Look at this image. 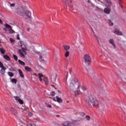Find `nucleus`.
<instances>
[{
    "mask_svg": "<svg viewBox=\"0 0 126 126\" xmlns=\"http://www.w3.org/2000/svg\"><path fill=\"white\" fill-rule=\"evenodd\" d=\"M69 72L71 76L70 85L68 86L70 91L71 92H74L75 96L79 95V94L81 93V90H82V91H86V90H87V88L85 85L80 86L79 82H77V80L75 79L74 73L71 70H70Z\"/></svg>",
    "mask_w": 126,
    "mask_h": 126,
    "instance_id": "nucleus-1",
    "label": "nucleus"
},
{
    "mask_svg": "<svg viewBox=\"0 0 126 126\" xmlns=\"http://www.w3.org/2000/svg\"><path fill=\"white\" fill-rule=\"evenodd\" d=\"M85 101L89 107H92V106L98 107L99 106V102L93 95H89L88 98H85Z\"/></svg>",
    "mask_w": 126,
    "mask_h": 126,
    "instance_id": "nucleus-2",
    "label": "nucleus"
},
{
    "mask_svg": "<svg viewBox=\"0 0 126 126\" xmlns=\"http://www.w3.org/2000/svg\"><path fill=\"white\" fill-rule=\"evenodd\" d=\"M16 13L18 15H20V16H24L25 15V11L22 7H18L16 9Z\"/></svg>",
    "mask_w": 126,
    "mask_h": 126,
    "instance_id": "nucleus-3",
    "label": "nucleus"
},
{
    "mask_svg": "<svg viewBox=\"0 0 126 126\" xmlns=\"http://www.w3.org/2000/svg\"><path fill=\"white\" fill-rule=\"evenodd\" d=\"M84 59L85 63L88 65H90V63H91V57H90V55L89 54H85L84 55Z\"/></svg>",
    "mask_w": 126,
    "mask_h": 126,
    "instance_id": "nucleus-4",
    "label": "nucleus"
},
{
    "mask_svg": "<svg viewBox=\"0 0 126 126\" xmlns=\"http://www.w3.org/2000/svg\"><path fill=\"white\" fill-rule=\"evenodd\" d=\"M6 111L9 113H10L11 114H12L13 115H16V114H17V110L13 108H7Z\"/></svg>",
    "mask_w": 126,
    "mask_h": 126,
    "instance_id": "nucleus-5",
    "label": "nucleus"
},
{
    "mask_svg": "<svg viewBox=\"0 0 126 126\" xmlns=\"http://www.w3.org/2000/svg\"><path fill=\"white\" fill-rule=\"evenodd\" d=\"M31 15H32L31 12L29 11H26L25 12V15H24V16H25L26 19H27L28 18H31Z\"/></svg>",
    "mask_w": 126,
    "mask_h": 126,
    "instance_id": "nucleus-6",
    "label": "nucleus"
},
{
    "mask_svg": "<svg viewBox=\"0 0 126 126\" xmlns=\"http://www.w3.org/2000/svg\"><path fill=\"white\" fill-rule=\"evenodd\" d=\"M19 45L20 47H21L22 50H24L26 48V45H25V44H24V42L23 41H21L19 43Z\"/></svg>",
    "mask_w": 126,
    "mask_h": 126,
    "instance_id": "nucleus-7",
    "label": "nucleus"
},
{
    "mask_svg": "<svg viewBox=\"0 0 126 126\" xmlns=\"http://www.w3.org/2000/svg\"><path fill=\"white\" fill-rule=\"evenodd\" d=\"M53 100H54V101H56L58 103H62V102H63V99L62 98L59 97V96H56V98H54Z\"/></svg>",
    "mask_w": 126,
    "mask_h": 126,
    "instance_id": "nucleus-8",
    "label": "nucleus"
},
{
    "mask_svg": "<svg viewBox=\"0 0 126 126\" xmlns=\"http://www.w3.org/2000/svg\"><path fill=\"white\" fill-rule=\"evenodd\" d=\"M104 1L106 6H111L112 5V2L110 0H104Z\"/></svg>",
    "mask_w": 126,
    "mask_h": 126,
    "instance_id": "nucleus-9",
    "label": "nucleus"
},
{
    "mask_svg": "<svg viewBox=\"0 0 126 126\" xmlns=\"http://www.w3.org/2000/svg\"><path fill=\"white\" fill-rule=\"evenodd\" d=\"M25 69L27 71V72H32L33 70L29 66H26L25 67Z\"/></svg>",
    "mask_w": 126,
    "mask_h": 126,
    "instance_id": "nucleus-10",
    "label": "nucleus"
},
{
    "mask_svg": "<svg viewBox=\"0 0 126 126\" xmlns=\"http://www.w3.org/2000/svg\"><path fill=\"white\" fill-rule=\"evenodd\" d=\"M5 70H6V67H4L3 68H1L0 72L2 75H4V73H5Z\"/></svg>",
    "mask_w": 126,
    "mask_h": 126,
    "instance_id": "nucleus-11",
    "label": "nucleus"
},
{
    "mask_svg": "<svg viewBox=\"0 0 126 126\" xmlns=\"http://www.w3.org/2000/svg\"><path fill=\"white\" fill-rule=\"evenodd\" d=\"M18 54L21 58H25V55H24V54H23V52L21 50V49H19L18 50Z\"/></svg>",
    "mask_w": 126,
    "mask_h": 126,
    "instance_id": "nucleus-12",
    "label": "nucleus"
},
{
    "mask_svg": "<svg viewBox=\"0 0 126 126\" xmlns=\"http://www.w3.org/2000/svg\"><path fill=\"white\" fill-rule=\"evenodd\" d=\"M18 71L20 76L22 77V78H24V74H23V72H22V70H21L20 69H18Z\"/></svg>",
    "mask_w": 126,
    "mask_h": 126,
    "instance_id": "nucleus-13",
    "label": "nucleus"
},
{
    "mask_svg": "<svg viewBox=\"0 0 126 126\" xmlns=\"http://www.w3.org/2000/svg\"><path fill=\"white\" fill-rule=\"evenodd\" d=\"M104 12H105L106 14H110V12H111V10L109 8H105L104 9Z\"/></svg>",
    "mask_w": 126,
    "mask_h": 126,
    "instance_id": "nucleus-14",
    "label": "nucleus"
},
{
    "mask_svg": "<svg viewBox=\"0 0 126 126\" xmlns=\"http://www.w3.org/2000/svg\"><path fill=\"white\" fill-rule=\"evenodd\" d=\"M38 77V78L40 82L43 81V79L42 78L43 77V74L42 73H38V75H36V76Z\"/></svg>",
    "mask_w": 126,
    "mask_h": 126,
    "instance_id": "nucleus-15",
    "label": "nucleus"
},
{
    "mask_svg": "<svg viewBox=\"0 0 126 126\" xmlns=\"http://www.w3.org/2000/svg\"><path fill=\"white\" fill-rule=\"evenodd\" d=\"M3 58L6 61H10V57H9V56H8L7 55H3Z\"/></svg>",
    "mask_w": 126,
    "mask_h": 126,
    "instance_id": "nucleus-16",
    "label": "nucleus"
},
{
    "mask_svg": "<svg viewBox=\"0 0 126 126\" xmlns=\"http://www.w3.org/2000/svg\"><path fill=\"white\" fill-rule=\"evenodd\" d=\"M114 33L116 34V35H119V36H122V35H123V33L119 31H116L115 32H114Z\"/></svg>",
    "mask_w": 126,
    "mask_h": 126,
    "instance_id": "nucleus-17",
    "label": "nucleus"
},
{
    "mask_svg": "<svg viewBox=\"0 0 126 126\" xmlns=\"http://www.w3.org/2000/svg\"><path fill=\"white\" fill-rule=\"evenodd\" d=\"M109 43H110V44H111L112 45H113V46H114V49L116 48V45H115V43H114V39H110L109 40Z\"/></svg>",
    "mask_w": 126,
    "mask_h": 126,
    "instance_id": "nucleus-18",
    "label": "nucleus"
},
{
    "mask_svg": "<svg viewBox=\"0 0 126 126\" xmlns=\"http://www.w3.org/2000/svg\"><path fill=\"white\" fill-rule=\"evenodd\" d=\"M63 47L64 48V50L66 51V52L68 51V50H69V48H70V47H69V46H67V45H63Z\"/></svg>",
    "mask_w": 126,
    "mask_h": 126,
    "instance_id": "nucleus-19",
    "label": "nucleus"
},
{
    "mask_svg": "<svg viewBox=\"0 0 126 126\" xmlns=\"http://www.w3.org/2000/svg\"><path fill=\"white\" fill-rule=\"evenodd\" d=\"M4 27H5V28H7V29H11V26L8 25V24L7 23H5L4 24Z\"/></svg>",
    "mask_w": 126,
    "mask_h": 126,
    "instance_id": "nucleus-20",
    "label": "nucleus"
},
{
    "mask_svg": "<svg viewBox=\"0 0 126 126\" xmlns=\"http://www.w3.org/2000/svg\"><path fill=\"white\" fill-rule=\"evenodd\" d=\"M67 76H68V72H67V76L66 78L64 79V82H65L66 85L68 86V84H67Z\"/></svg>",
    "mask_w": 126,
    "mask_h": 126,
    "instance_id": "nucleus-21",
    "label": "nucleus"
},
{
    "mask_svg": "<svg viewBox=\"0 0 126 126\" xmlns=\"http://www.w3.org/2000/svg\"><path fill=\"white\" fill-rule=\"evenodd\" d=\"M69 123V121H65L62 123V125L64 126H68V124Z\"/></svg>",
    "mask_w": 126,
    "mask_h": 126,
    "instance_id": "nucleus-22",
    "label": "nucleus"
},
{
    "mask_svg": "<svg viewBox=\"0 0 126 126\" xmlns=\"http://www.w3.org/2000/svg\"><path fill=\"white\" fill-rule=\"evenodd\" d=\"M8 32L10 34H13L15 33V31H14V30H13V29H12V28L8 30Z\"/></svg>",
    "mask_w": 126,
    "mask_h": 126,
    "instance_id": "nucleus-23",
    "label": "nucleus"
},
{
    "mask_svg": "<svg viewBox=\"0 0 126 126\" xmlns=\"http://www.w3.org/2000/svg\"><path fill=\"white\" fill-rule=\"evenodd\" d=\"M0 52L2 54V55H4V54H5V50L2 48H0Z\"/></svg>",
    "mask_w": 126,
    "mask_h": 126,
    "instance_id": "nucleus-24",
    "label": "nucleus"
},
{
    "mask_svg": "<svg viewBox=\"0 0 126 126\" xmlns=\"http://www.w3.org/2000/svg\"><path fill=\"white\" fill-rule=\"evenodd\" d=\"M8 75L10 76V77H13V76H14V74L12 72H8Z\"/></svg>",
    "mask_w": 126,
    "mask_h": 126,
    "instance_id": "nucleus-25",
    "label": "nucleus"
},
{
    "mask_svg": "<svg viewBox=\"0 0 126 126\" xmlns=\"http://www.w3.org/2000/svg\"><path fill=\"white\" fill-rule=\"evenodd\" d=\"M18 63L21 65H25V63L23 62L22 61L20 60H18Z\"/></svg>",
    "mask_w": 126,
    "mask_h": 126,
    "instance_id": "nucleus-26",
    "label": "nucleus"
},
{
    "mask_svg": "<svg viewBox=\"0 0 126 126\" xmlns=\"http://www.w3.org/2000/svg\"><path fill=\"white\" fill-rule=\"evenodd\" d=\"M11 82H12V83H15V84H16V83L17 82V80L15 78L12 79Z\"/></svg>",
    "mask_w": 126,
    "mask_h": 126,
    "instance_id": "nucleus-27",
    "label": "nucleus"
},
{
    "mask_svg": "<svg viewBox=\"0 0 126 126\" xmlns=\"http://www.w3.org/2000/svg\"><path fill=\"white\" fill-rule=\"evenodd\" d=\"M22 52L24 53L25 55H27V52L26 51H29V50L27 49V48H26L25 49H22Z\"/></svg>",
    "mask_w": 126,
    "mask_h": 126,
    "instance_id": "nucleus-28",
    "label": "nucleus"
},
{
    "mask_svg": "<svg viewBox=\"0 0 126 126\" xmlns=\"http://www.w3.org/2000/svg\"><path fill=\"white\" fill-rule=\"evenodd\" d=\"M15 100H16L17 102H19L20 100L21 99L20 97L19 96H14Z\"/></svg>",
    "mask_w": 126,
    "mask_h": 126,
    "instance_id": "nucleus-29",
    "label": "nucleus"
},
{
    "mask_svg": "<svg viewBox=\"0 0 126 126\" xmlns=\"http://www.w3.org/2000/svg\"><path fill=\"white\" fill-rule=\"evenodd\" d=\"M85 119L86 120H87V121H90V120L91 119V117H90L89 115H86L85 116Z\"/></svg>",
    "mask_w": 126,
    "mask_h": 126,
    "instance_id": "nucleus-30",
    "label": "nucleus"
},
{
    "mask_svg": "<svg viewBox=\"0 0 126 126\" xmlns=\"http://www.w3.org/2000/svg\"><path fill=\"white\" fill-rule=\"evenodd\" d=\"M68 126H75V124L74 123H71L70 122H69Z\"/></svg>",
    "mask_w": 126,
    "mask_h": 126,
    "instance_id": "nucleus-31",
    "label": "nucleus"
},
{
    "mask_svg": "<svg viewBox=\"0 0 126 126\" xmlns=\"http://www.w3.org/2000/svg\"><path fill=\"white\" fill-rule=\"evenodd\" d=\"M13 59L15 60V61H17L18 60V58H17V56L15 55V54L13 55Z\"/></svg>",
    "mask_w": 126,
    "mask_h": 126,
    "instance_id": "nucleus-32",
    "label": "nucleus"
},
{
    "mask_svg": "<svg viewBox=\"0 0 126 126\" xmlns=\"http://www.w3.org/2000/svg\"><path fill=\"white\" fill-rule=\"evenodd\" d=\"M51 79H54V80H56V79H57V74H55L54 76H51Z\"/></svg>",
    "mask_w": 126,
    "mask_h": 126,
    "instance_id": "nucleus-33",
    "label": "nucleus"
},
{
    "mask_svg": "<svg viewBox=\"0 0 126 126\" xmlns=\"http://www.w3.org/2000/svg\"><path fill=\"white\" fill-rule=\"evenodd\" d=\"M64 55H65V58H67V57H68V56H69V52L66 51V52L65 53Z\"/></svg>",
    "mask_w": 126,
    "mask_h": 126,
    "instance_id": "nucleus-34",
    "label": "nucleus"
},
{
    "mask_svg": "<svg viewBox=\"0 0 126 126\" xmlns=\"http://www.w3.org/2000/svg\"><path fill=\"white\" fill-rule=\"evenodd\" d=\"M50 95L51 96H52V97H54V96H55V95H56V93L54 91H52L50 93Z\"/></svg>",
    "mask_w": 126,
    "mask_h": 126,
    "instance_id": "nucleus-35",
    "label": "nucleus"
},
{
    "mask_svg": "<svg viewBox=\"0 0 126 126\" xmlns=\"http://www.w3.org/2000/svg\"><path fill=\"white\" fill-rule=\"evenodd\" d=\"M95 37H96V40L98 43V44H100V40H99V39H98V36H97V35H96V34H95V32H93Z\"/></svg>",
    "mask_w": 126,
    "mask_h": 126,
    "instance_id": "nucleus-36",
    "label": "nucleus"
},
{
    "mask_svg": "<svg viewBox=\"0 0 126 126\" xmlns=\"http://www.w3.org/2000/svg\"><path fill=\"white\" fill-rule=\"evenodd\" d=\"M43 81L45 82L46 84H49V81L48 80V79H43Z\"/></svg>",
    "mask_w": 126,
    "mask_h": 126,
    "instance_id": "nucleus-37",
    "label": "nucleus"
},
{
    "mask_svg": "<svg viewBox=\"0 0 126 126\" xmlns=\"http://www.w3.org/2000/svg\"><path fill=\"white\" fill-rule=\"evenodd\" d=\"M9 40L11 43H14L15 42V40L12 38H10Z\"/></svg>",
    "mask_w": 126,
    "mask_h": 126,
    "instance_id": "nucleus-38",
    "label": "nucleus"
},
{
    "mask_svg": "<svg viewBox=\"0 0 126 126\" xmlns=\"http://www.w3.org/2000/svg\"><path fill=\"white\" fill-rule=\"evenodd\" d=\"M108 22L109 23L110 26H113V25H114V24L112 23L110 20H108Z\"/></svg>",
    "mask_w": 126,
    "mask_h": 126,
    "instance_id": "nucleus-39",
    "label": "nucleus"
},
{
    "mask_svg": "<svg viewBox=\"0 0 126 126\" xmlns=\"http://www.w3.org/2000/svg\"><path fill=\"white\" fill-rule=\"evenodd\" d=\"M0 68H3V67H5L4 66H3V64L1 63V62H0Z\"/></svg>",
    "mask_w": 126,
    "mask_h": 126,
    "instance_id": "nucleus-40",
    "label": "nucleus"
},
{
    "mask_svg": "<svg viewBox=\"0 0 126 126\" xmlns=\"http://www.w3.org/2000/svg\"><path fill=\"white\" fill-rule=\"evenodd\" d=\"M15 6V3H13L10 4V7H14Z\"/></svg>",
    "mask_w": 126,
    "mask_h": 126,
    "instance_id": "nucleus-41",
    "label": "nucleus"
},
{
    "mask_svg": "<svg viewBox=\"0 0 126 126\" xmlns=\"http://www.w3.org/2000/svg\"><path fill=\"white\" fill-rule=\"evenodd\" d=\"M69 2H71V0H65V3L66 4L69 3Z\"/></svg>",
    "mask_w": 126,
    "mask_h": 126,
    "instance_id": "nucleus-42",
    "label": "nucleus"
},
{
    "mask_svg": "<svg viewBox=\"0 0 126 126\" xmlns=\"http://www.w3.org/2000/svg\"><path fill=\"white\" fill-rule=\"evenodd\" d=\"M18 102L19 103V104H21V105H23V104H24V103L23 102V100H22L21 99H20V101Z\"/></svg>",
    "mask_w": 126,
    "mask_h": 126,
    "instance_id": "nucleus-43",
    "label": "nucleus"
},
{
    "mask_svg": "<svg viewBox=\"0 0 126 126\" xmlns=\"http://www.w3.org/2000/svg\"><path fill=\"white\" fill-rule=\"evenodd\" d=\"M39 61H40V62H44V59H42L41 55L39 56Z\"/></svg>",
    "mask_w": 126,
    "mask_h": 126,
    "instance_id": "nucleus-44",
    "label": "nucleus"
},
{
    "mask_svg": "<svg viewBox=\"0 0 126 126\" xmlns=\"http://www.w3.org/2000/svg\"><path fill=\"white\" fill-rule=\"evenodd\" d=\"M46 106H47V107H48V108H52V105H51V104H46Z\"/></svg>",
    "mask_w": 126,
    "mask_h": 126,
    "instance_id": "nucleus-45",
    "label": "nucleus"
},
{
    "mask_svg": "<svg viewBox=\"0 0 126 126\" xmlns=\"http://www.w3.org/2000/svg\"><path fill=\"white\" fill-rule=\"evenodd\" d=\"M27 126H36V125H35L34 124H28L27 125Z\"/></svg>",
    "mask_w": 126,
    "mask_h": 126,
    "instance_id": "nucleus-46",
    "label": "nucleus"
},
{
    "mask_svg": "<svg viewBox=\"0 0 126 126\" xmlns=\"http://www.w3.org/2000/svg\"><path fill=\"white\" fill-rule=\"evenodd\" d=\"M17 40H20V38L19 37V34H17Z\"/></svg>",
    "mask_w": 126,
    "mask_h": 126,
    "instance_id": "nucleus-47",
    "label": "nucleus"
},
{
    "mask_svg": "<svg viewBox=\"0 0 126 126\" xmlns=\"http://www.w3.org/2000/svg\"><path fill=\"white\" fill-rule=\"evenodd\" d=\"M32 116H33L32 113L30 112L29 113V117H32Z\"/></svg>",
    "mask_w": 126,
    "mask_h": 126,
    "instance_id": "nucleus-48",
    "label": "nucleus"
},
{
    "mask_svg": "<svg viewBox=\"0 0 126 126\" xmlns=\"http://www.w3.org/2000/svg\"><path fill=\"white\" fill-rule=\"evenodd\" d=\"M80 115L81 116H84V115H85V114L84 113V112H81L80 113Z\"/></svg>",
    "mask_w": 126,
    "mask_h": 126,
    "instance_id": "nucleus-49",
    "label": "nucleus"
},
{
    "mask_svg": "<svg viewBox=\"0 0 126 126\" xmlns=\"http://www.w3.org/2000/svg\"><path fill=\"white\" fill-rule=\"evenodd\" d=\"M98 3H102V1H101L100 0H97Z\"/></svg>",
    "mask_w": 126,
    "mask_h": 126,
    "instance_id": "nucleus-50",
    "label": "nucleus"
},
{
    "mask_svg": "<svg viewBox=\"0 0 126 126\" xmlns=\"http://www.w3.org/2000/svg\"><path fill=\"white\" fill-rule=\"evenodd\" d=\"M7 28H3V31H7V29H6Z\"/></svg>",
    "mask_w": 126,
    "mask_h": 126,
    "instance_id": "nucleus-51",
    "label": "nucleus"
},
{
    "mask_svg": "<svg viewBox=\"0 0 126 126\" xmlns=\"http://www.w3.org/2000/svg\"><path fill=\"white\" fill-rule=\"evenodd\" d=\"M27 31H28V32L30 31V29H29V28H27Z\"/></svg>",
    "mask_w": 126,
    "mask_h": 126,
    "instance_id": "nucleus-52",
    "label": "nucleus"
},
{
    "mask_svg": "<svg viewBox=\"0 0 126 126\" xmlns=\"http://www.w3.org/2000/svg\"><path fill=\"white\" fill-rule=\"evenodd\" d=\"M120 5V7H121V8H122V10H124V9H123V6H122V5Z\"/></svg>",
    "mask_w": 126,
    "mask_h": 126,
    "instance_id": "nucleus-53",
    "label": "nucleus"
},
{
    "mask_svg": "<svg viewBox=\"0 0 126 126\" xmlns=\"http://www.w3.org/2000/svg\"><path fill=\"white\" fill-rule=\"evenodd\" d=\"M0 24H2V21L0 19Z\"/></svg>",
    "mask_w": 126,
    "mask_h": 126,
    "instance_id": "nucleus-54",
    "label": "nucleus"
},
{
    "mask_svg": "<svg viewBox=\"0 0 126 126\" xmlns=\"http://www.w3.org/2000/svg\"><path fill=\"white\" fill-rule=\"evenodd\" d=\"M11 71H16V70L14 69V68H13V69L11 70Z\"/></svg>",
    "mask_w": 126,
    "mask_h": 126,
    "instance_id": "nucleus-55",
    "label": "nucleus"
},
{
    "mask_svg": "<svg viewBox=\"0 0 126 126\" xmlns=\"http://www.w3.org/2000/svg\"><path fill=\"white\" fill-rule=\"evenodd\" d=\"M22 110H23V111H26V110L25 109V108H21Z\"/></svg>",
    "mask_w": 126,
    "mask_h": 126,
    "instance_id": "nucleus-56",
    "label": "nucleus"
},
{
    "mask_svg": "<svg viewBox=\"0 0 126 126\" xmlns=\"http://www.w3.org/2000/svg\"><path fill=\"white\" fill-rule=\"evenodd\" d=\"M56 117H57V118H60V115H56Z\"/></svg>",
    "mask_w": 126,
    "mask_h": 126,
    "instance_id": "nucleus-57",
    "label": "nucleus"
},
{
    "mask_svg": "<svg viewBox=\"0 0 126 126\" xmlns=\"http://www.w3.org/2000/svg\"><path fill=\"white\" fill-rule=\"evenodd\" d=\"M21 122V123H23V122H22V121H20Z\"/></svg>",
    "mask_w": 126,
    "mask_h": 126,
    "instance_id": "nucleus-58",
    "label": "nucleus"
},
{
    "mask_svg": "<svg viewBox=\"0 0 126 126\" xmlns=\"http://www.w3.org/2000/svg\"><path fill=\"white\" fill-rule=\"evenodd\" d=\"M125 120H126V117L125 118Z\"/></svg>",
    "mask_w": 126,
    "mask_h": 126,
    "instance_id": "nucleus-59",
    "label": "nucleus"
},
{
    "mask_svg": "<svg viewBox=\"0 0 126 126\" xmlns=\"http://www.w3.org/2000/svg\"><path fill=\"white\" fill-rule=\"evenodd\" d=\"M88 2H89V0H88Z\"/></svg>",
    "mask_w": 126,
    "mask_h": 126,
    "instance_id": "nucleus-60",
    "label": "nucleus"
}]
</instances>
